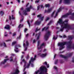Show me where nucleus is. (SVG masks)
<instances>
[{"label": "nucleus", "mask_w": 74, "mask_h": 74, "mask_svg": "<svg viewBox=\"0 0 74 74\" xmlns=\"http://www.w3.org/2000/svg\"><path fill=\"white\" fill-rule=\"evenodd\" d=\"M45 28H46L45 27H44L42 29V31H44V30H45Z\"/></svg>", "instance_id": "obj_51"}, {"label": "nucleus", "mask_w": 74, "mask_h": 74, "mask_svg": "<svg viewBox=\"0 0 74 74\" xmlns=\"http://www.w3.org/2000/svg\"><path fill=\"white\" fill-rule=\"evenodd\" d=\"M12 19H15V17H14V15L13 14H12Z\"/></svg>", "instance_id": "obj_38"}, {"label": "nucleus", "mask_w": 74, "mask_h": 74, "mask_svg": "<svg viewBox=\"0 0 74 74\" xmlns=\"http://www.w3.org/2000/svg\"><path fill=\"white\" fill-rule=\"evenodd\" d=\"M40 41H38V43H37V47H38H38H39V45H40Z\"/></svg>", "instance_id": "obj_36"}, {"label": "nucleus", "mask_w": 74, "mask_h": 74, "mask_svg": "<svg viewBox=\"0 0 74 74\" xmlns=\"http://www.w3.org/2000/svg\"><path fill=\"white\" fill-rule=\"evenodd\" d=\"M40 30V29H38V28H36L35 31V32H37L38 31V30Z\"/></svg>", "instance_id": "obj_42"}, {"label": "nucleus", "mask_w": 74, "mask_h": 74, "mask_svg": "<svg viewBox=\"0 0 74 74\" xmlns=\"http://www.w3.org/2000/svg\"><path fill=\"white\" fill-rule=\"evenodd\" d=\"M5 29H10V25H6V26L5 27Z\"/></svg>", "instance_id": "obj_21"}, {"label": "nucleus", "mask_w": 74, "mask_h": 74, "mask_svg": "<svg viewBox=\"0 0 74 74\" xmlns=\"http://www.w3.org/2000/svg\"><path fill=\"white\" fill-rule=\"evenodd\" d=\"M36 55H35V56H34V58H33V57H31V59H32V58L33 60H34H34H36Z\"/></svg>", "instance_id": "obj_31"}, {"label": "nucleus", "mask_w": 74, "mask_h": 74, "mask_svg": "<svg viewBox=\"0 0 74 74\" xmlns=\"http://www.w3.org/2000/svg\"><path fill=\"white\" fill-rule=\"evenodd\" d=\"M39 1H38H38H35V3H39Z\"/></svg>", "instance_id": "obj_45"}, {"label": "nucleus", "mask_w": 74, "mask_h": 74, "mask_svg": "<svg viewBox=\"0 0 74 74\" xmlns=\"http://www.w3.org/2000/svg\"><path fill=\"white\" fill-rule=\"evenodd\" d=\"M39 9H40V6H38L37 7V10H39Z\"/></svg>", "instance_id": "obj_54"}, {"label": "nucleus", "mask_w": 74, "mask_h": 74, "mask_svg": "<svg viewBox=\"0 0 74 74\" xmlns=\"http://www.w3.org/2000/svg\"><path fill=\"white\" fill-rule=\"evenodd\" d=\"M49 18L47 17L46 18L45 21L47 22V21H48V20H49Z\"/></svg>", "instance_id": "obj_33"}, {"label": "nucleus", "mask_w": 74, "mask_h": 74, "mask_svg": "<svg viewBox=\"0 0 74 74\" xmlns=\"http://www.w3.org/2000/svg\"><path fill=\"white\" fill-rule=\"evenodd\" d=\"M39 72H40V71H39V70H38L35 73L36 74H37L38 73H39Z\"/></svg>", "instance_id": "obj_44"}, {"label": "nucleus", "mask_w": 74, "mask_h": 74, "mask_svg": "<svg viewBox=\"0 0 74 74\" xmlns=\"http://www.w3.org/2000/svg\"><path fill=\"white\" fill-rule=\"evenodd\" d=\"M69 15H72V16H74V13H71V12H70L69 13Z\"/></svg>", "instance_id": "obj_28"}, {"label": "nucleus", "mask_w": 74, "mask_h": 74, "mask_svg": "<svg viewBox=\"0 0 74 74\" xmlns=\"http://www.w3.org/2000/svg\"><path fill=\"white\" fill-rule=\"evenodd\" d=\"M69 29L68 28L66 29V32H69Z\"/></svg>", "instance_id": "obj_62"}, {"label": "nucleus", "mask_w": 74, "mask_h": 74, "mask_svg": "<svg viewBox=\"0 0 74 74\" xmlns=\"http://www.w3.org/2000/svg\"><path fill=\"white\" fill-rule=\"evenodd\" d=\"M38 55H40L41 57L42 58H44V57H45L47 56V54H41L40 53H39L38 54Z\"/></svg>", "instance_id": "obj_13"}, {"label": "nucleus", "mask_w": 74, "mask_h": 74, "mask_svg": "<svg viewBox=\"0 0 74 74\" xmlns=\"http://www.w3.org/2000/svg\"><path fill=\"white\" fill-rule=\"evenodd\" d=\"M64 27L65 28H67L69 29H72V30H74V28L71 27V26L69 25H68V24H64Z\"/></svg>", "instance_id": "obj_5"}, {"label": "nucleus", "mask_w": 74, "mask_h": 74, "mask_svg": "<svg viewBox=\"0 0 74 74\" xmlns=\"http://www.w3.org/2000/svg\"><path fill=\"white\" fill-rule=\"evenodd\" d=\"M61 10H62V8L60 7L58 10V12H60V11H61Z\"/></svg>", "instance_id": "obj_29"}, {"label": "nucleus", "mask_w": 74, "mask_h": 74, "mask_svg": "<svg viewBox=\"0 0 74 74\" xmlns=\"http://www.w3.org/2000/svg\"><path fill=\"white\" fill-rule=\"evenodd\" d=\"M45 7H50L49 4H46L45 5Z\"/></svg>", "instance_id": "obj_25"}, {"label": "nucleus", "mask_w": 74, "mask_h": 74, "mask_svg": "<svg viewBox=\"0 0 74 74\" xmlns=\"http://www.w3.org/2000/svg\"><path fill=\"white\" fill-rule=\"evenodd\" d=\"M72 55H73V53H70L69 54L68 56H64L62 55H60V57H61L62 58H64V59H67L69 57H71V56H72Z\"/></svg>", "instance_id": "obj_4"}, {"label": "nucleus", "mask_w": 74, "mask_h": 74, "mask_svg": "<svg viewBox=\"0 0 74 74\" xmlns=\"http://www.w3.org/2000/svg\"><path fill=\"white\" fill-rule=\"evenodd\" d=\"M55 11H54L52 13V14H51V17H53V15H54V14H55Z\"/></svg>", "instance_id": "obj_24"}, {"label": "nucleus", "mask_w": 74, "mask_h": 74, "mask_svg": "<svg viewBox=\"0 0 74 74\" xmlns=\"http://www.w3.org/2000/svg\"><path fill=\"white\" fill-rule=\"evenodd\" d=\"M29 58V55H27V57H26V59H28Z\"/></svg>", "instance_id": "obj_47"}, {"label": "nucleus", "mask_w": 74, "mask_h": 74, "mask_svg": "<svg viewBox=\"0 0 74 74\" xmlns=\"http://www.w3.org/2000/svg\"><path fill=\"white\" fill-rule=\"evenodd\" d=\"M17 47H21V45H17Z\"/></svg>", "instance_id": "obj_59"}, {"label": "nucleus", "mask_w": 74, "mask_h": 74, "mask_svg": "<svg viewBox=\"0 0 74 74\" xmlns=\"http://www.w3.org/2000/svg\"><path fill=\"white\" fill-rule=\"evenodd\" d=\"M40 34L41 32H39L38 34H36V37L37 36H38L37 38V40H38V39H39V38H40Z\"/></svg>", "instance_id": "obj_16"}, {"label": "nucleus", "mask_w": 74, "mask_h": 74, "mask_svg": "<svg viewBox=\"0 0 74 74\" xmlns=\"http://www.w3.org/2000/svg\"><path fill=\"white\" fill-rule=\"evenodd\" d=\"M41 23V21H37L34 23V25H37V26H38V25H40Z\"/></svg>", "instance_id": "obj_11"}, {"label": "nucleus", "mask_w": 74, "mask_h": 74, "mask_svg": "<svg viewBox=\"0 0 74 74\" xmlns=\"http://www.w3.org/2000/svg\"><path fill=\"white\" fill-rule=\"evenodd\" d=\"M69 15V13H66L65 15L62 16V18H66Z\"/></svg>", "instance_id": "obj_18"}, {"label": "nucleus", "mask_w": 74, "mask_h": 74, "mask_svg": "<svg viewBox=\"0 0 74 74\" xmlns=\"http://www.w3.org/2000/svg\"><path fill=\"white\" fill-rule=\"evenodd\" d=\"M45 31H46V30H48V28H49V27H45Z\"/></svg>", "instance_id": "obj_49"}, {"label": "nucleus", "mask_w": 74, "mask_h": 74, "mask_svg": "<svg viewBox=\"0 0 74 74\" xmlns=\"http://www.w3.org/2000/svg\"><path fill=\"white\" fill-rule=\"evenodd\" d=\"M18 39H20L21 38V36H20L18 38Z\"/></svg>", "instance_id": "obj_63"}, {"label": "nucleus", "mask_w": 74, "mask_h": 74, "mask_svg": "<svg viewBox=\"0 0 74 74\" xmlns=\"http://www.w3.org/2000/svg\"><path fill=\"white\" fill-rule=\"evenodd\" d=\"M9 60V59H4V61H2L0 63V65L1 66V65H3V64H4L7 62V60Z\"/></svg>", "instance_id": "obj_9"}, {"label": "nucleus", "mask_w": 74, "mask_h": 74, "mask_svg": "<svg viewBox=\"0 0 74 74\" xmlns=\"http://www.w3.org/2000/svg\"><path fill=\"white\" fill-rule=\"evenodd\" d=\"M15 35H16V34H15V33H14L13 34V36H15Z\"/></svg>", "instance_id": "obj_56"}, {"label": "nucleus", "mask_w": 74, "mask_h": 74, "mask_svg": "<svg viewBox=\"0 0 74 74\" xmlns=\"http://www.w3.org/2000/svg\"><path fill=\"white\" fill-rule=\"evenodd\" d=\"M3 47H7L6 44H5V42L3 43Z\"/></svg>", "instance_id": "obj_40"}, {"label": "nucleus", "mask_w": 74, "mask_h": 74, "mask_svg": "<svg viewBox=\"0 0 74 74\" xmlns=\"http://www.w3.org/2000/svg\"><path fill=\"white\" fill-rule=\"evenodd\" d=\"M15 74H18L19 73V71L18 69H16L15 70V72H14Z\"/></svg>", "instance_id": "obj_19"}, {"label": "nucleus", "mask_w": 74, "mask_h": 74, "mask_svg": "<svg viewBox=\"0 0 74 74\" xmlns=\"http://www.w3.org/2000/svg\"><path fill=\"white\" fill-rule=\"evenodd\" d=\"M42 16V15L41 14H40L39 15H38L37 16V18H39V19L41 21H43V19H44V17L42 16Z\"/></svg>", "instance_id": "obj_8"}, {"label": "nucleus", "mask_w": 74, "mask_h": 74, "mask_svg": "<svg viewBox=\"0 0 74 74\" xmlns=\"http://www.w3.org/2000/svg\"><path fill=\"white\" fill-rule=\"evenodd\" d=\"M50 35H51V32H50L49 31H48L47 33L45 34L44 37L46 40H48Z\"/></svg>", "instance_id": "obj_3"}, {"label": "nucleus", "mask_w": 74, "mask_h": 74, "mask_svg": "<svg viewBox=\"0 0 74 74\" xmlns=\"http://www.w3.org/2000/svg\"><path fill=\"white\" fill-rule=\"evenodd\" d=\"M0 14L1 15H4V13L2 11H1Z\"/></svg>", "instance_id": "obj_32"}, {"label": "nucleus", "mask_w": 74, "mask_h": 74, "mask_svg": "<svg viewBox=\"0 0 74 74\" xmlns=\"http://www.w3.org/2000/svg\"><path fill=\"white\" fill-rule=\"evenodd\" d=\"M64 1L66 3H70V0H64Z\"/></svg>", "instance_id": "obj_23"}, {"label": "nucleus", "mask_w": 74, "mask_h": 74, "mask_svg": "<svg viewBox=\"0 0 74 74\" xmlns=\"http://www.w3.org/2000/svg\"><path fill=\"white\" fill-rule=\"evenodd\" d=\"M34 61V60H33L32 58V59H30V60H29V64H28L25 67L26 68H27V69L29 68L30 64H31V62H33Z\"/></svg>", "instance_id": "obj_7"}, {"label": "nucleus", "mask_w": 74, "mask_h": 74, "mask_svg": "<svg viewBox=\"0 0 74 74\" xmlns=\"http://www.w3.org/2000/svg\"><path fill=\"white\" fill-rule=\"evenodd\" d=\"M28 36H29V34H27L26 35V36L27 37H28Z\"/></svg>", "instance_id": "obj_60"}, {"label": "nucleus", "mask_w": 74, "mask_h": 74, "mask_svg": "<svg viewBox=\"0 0 74 74\" xmlns=\"http://www.w3.org/2000/svg\"><path fill=\"white\" fill-rule=\"evenodd\" d=\"M27 47H25V49L24 50V51H26L27 50Z\"/></svg>", "instance_id": "obj_48"}, {"label": "nucleus", "mask_w": 74, "mask_h": 74, "mask_svg": "<svg viewBox=\"0 0 74 74\" xmlns=\"http://www.w3.org/2000/svg\"><path fill=\"white\" fill-rule=\"evenodd\" d=\"M73 60H72V62L73 63H74V57L72 58Z\"/></svg>", "instance_id": "obj_46"}, {"label": "nucleus", "mask_w": 74, "mask_h": 74, "mask_svg": "<svg viewBox=\"0 0 74 74\" xmlns=\"http://www.w3.org/2000/svg\"><path fill=\"white\" fill-rule=\"evenodd\" d=\"M27 30H28V29H27L25 28V30H24V32H25V33H26V32H27Z\"/></svg>", "instance_id": "obj_43"}, {"label": "nucleus", "mask_w": 74, "mask_h": 74, "mask_svg": "<svg viewBox=\"0 0 74 74\" xmlns=\"http://www.w3.org/2000/svg\"><path fill=\"white\" fill-rule=\"evenodd\" d=\"M27 23L28 25H29V27H30V22H29V20L27 21Z\"/></svg>", "instance_id": "obj_30"}, {"label": "nucleus", "mask_w": 74, "mask_h": 74, "mask_svg": "<svg viewBox=\"0 0 74 74\" xmlns=\"http://www.w3.org/2000/svg\"><path fill=\"white\" fill-rule=\"evenodd\" d=\"M12 40L11 39H9L8 40H5L6 42H8V41H11Z\"/></svg>", "instance_id": "obj_41"}, {"label": "nucleus", "mask_w": 74, "mask_h": 74, "mask_svg": "<svg viewBox=\"0 0 74 74\" xmlns=\"http://www.w3.org/2000/svg\"><path fill=\"white\" fill-rule=\"evenodd\" d=\"M73 42L70 41L68 42H60L58 43V46H60V47L59 48L60 50H62L63 48H64V45H66V44H69L68 45H71Z\"/></svg>", "instance_id": "obj_1"}, {"label": "nucleus", "mask_w": 74, "mask_h": 74, "mask_svg": "<svg viewBox=\"0 0 74 74\" xmlns=\"http://www.w3.org/2000/svg\"><path fill=\"white\" fill-rule=\"evenodd\" d=\"M10 62H12L13 61V59H12V57H11L10 58Z\"/></svg>", "instance_id": "obj_39"}, {"label": "nucleus", "mask_w": 74, "mask_h": 74, "mask_svg": "<svg viewBox=\"0 0 74 74\" xmlns=\"http://www.w3.org/2000/svg\"><path fill=\"white\" fill-rule=\"evenodd\" d=\"M18 46H17V45H15L14 46V51L16 53L19 52V51H18Z\"/></svg>", "instance_id": "obj_10"}, {"label": "nucleus", "mask_w": 74, "mask_h": 74, "mask_svg": "<svg viewBox=\"0 0 74 74\" xmlns=\"http://www.w3.org/2000/svg\"><path fill=\"white\" fill-rule=\"evenodd\" d=\"M31 67H34V64H33L31 63Z\"/></svg>", "instance_id": "obj_52"}, {"label": "nucleus", "mask_w": 74, "mask_h": 74, "mask_svg": "<svg viewBox=\"0 0 74 74\" xmlns=\"http://www.w3.org/2000/svg\"><path fill=\"white\" fill-rule=\"evenodd\" d=\"M32 5H30L29 8H28L25 9L26 10H24L23 11V12L24 13V14L25 15H27V12H29L30 11V8H32Z\"/></svg>", "instance_id": "obj_2"}, {"label": "nucleus", "mask_w": 74, "mask_h": 74, "mask_svg": "<svg viewBox=\"0 0 74 74\" xmlns=\"http://www.w3.org/2000/svg\"><path fill=\"white\" fill-rule=\"evenodd\" d=\"M72 48V46L71 45H68L67 46V49L68 51H69Z\"/></svg>", "instance_id": "obj_15"}, {"label": "nucleus", "mask_w": 74, "mask_h": 74, "mask_svg": "<svg viewBox=\"0 0 74 74\" xmlns=\"http://www.w3.org/2000/svg\"><path fill=\"white\" fill-rule=\"evenodd\" d=\"M54 69H56V70H57V67H56V66H54Z\"/></svg>", "instance_id": "obj_57"}, {"label": "nucleus", "mask_w": 74, "mask_h": 74, "mask_svg": "<svg viewBox=\"0 0 74 74\" xmlns=\"http://www.w3.org/2000/svg\"><path fill=\"white\" fill-rule=\"evenodd\" d=\"M60 24V25H63V24H65L64 22L63 21L62 19L59 18V21L57 22V24Z\"/></svg>", "instance_id": "obj_6"}, {"label": "nucleus", "mask_w": 74, "mask_h": 74, "mask_svg": "<svg viewBox=\"0 0 74 74\" xmlns=\"http://www.w3.org/2000/svg\"><path fill=\"white\" fill-rule=\"evenodd\" d=\"M25 44H26L27 46H28L29 44V42H28L27 41L26 42Z\"/></svg>", "instance_id": "obj_37"}, {"label": "nucleus", "mask_w": 74, "mask_h": 74, "mask_svg": "<svg viewBox=\"0 0 74 74\" xmlns=\"http://www.w3.org/2000/svg\"><path fill=\"white\" fill-rule=\"evenodd\" d=\"M29 3H27V4L26 5H25V7H27L28 5H29Z\"/></svg>", "instance_id": "obj_50"}, {"label": "nucleus", "mask_w": 74, "mask_h": 74, "mask_svg": "<svg viewBox=\"0 0 74 74\" xmlns=\"http://www.w3.org/2000/svg\"><path fill=\"white\" fill-rule=\"evenodd\" d=\"M68 38L70 40H72L73 38V36H69Z\"/></svg>", "instance_id": "obj_27"}, {"label": "nucleus", "mask_w": 74, "mask_h": 74, "mask_svg": "<svg viewBox=\"0 0 74 74\" xmlns=\"http://www.w3.org/2000/svg\"><path fill=\"white\" fill-rule=\"evenodd\" d=\"M49 64H47V68H49Z\"/></svg>", "instance_id": "obj_55"}, {"label": "nucleus", "mask_w": 74, "mask_h": 74, "mask_svg": "<svg viewBox=\"0 0 74 74\" xmlns=\"http://www.w3.org/2000/svg\"><path fill=\"white\" fill-rule=\"evenodd\" d=\"M23 26V25L22 24L21 25V24H20L18 26V28H21V27H22Z\"/></svg>", "instance_id": "obj_26"}, {"label": "nucleus", "mask_w": 74, "mask_h": 74, "mask_svg": "<svg viewBox=\"0 0 74 74\" xmlns=\"http://www.w3.org/2000/svg\"><path fill=\"white\" fill-rule=\"evenodd\" d=\"M52 11V9L50 8L49 9L47 10H45V14L47 12V13H49Z\"/></svg>", "instance_id": "obj_14"}, {"label": "nucleus", "mask_w": 74, "mask_h": 74, "mask_svg": "<svg viewBox=\"0 0 74 74\" xmlns=\"http://www.w3.org/2000/svg\"><path fill=\"white\" fill-rule=\"evenodd\" d=\"M23 21V18H22L20 20V22H22Z\"/></svg>", "instance_id": "obj_61"}, {"label": "nucleus", "mask_w": 74, "mask_h": 74, "mask_svg": "<svg viewBox=\"0 0 74 74\" xmlns=\"http://www.w3.org/2000/svg\"><path fill=\"white\" fill-rule=\"evenodd\" d=\"M11 74H16L14 72H12L11 73Z\"/></svg>", "instance_id": "obj_64"}, {"label": "nucleus", "mask_w": 74, "mask_h": 74, "mask_svg": "<svg viewBox=\"0 0 74 74\" xmlns=\"http://www.w3.org/2000/svg\"><path fill=\"white\" fill-rule=\"evenodd\" d=\"M61 27H62V28H60V32H63V30H64V29L65 28L64 26H63V24L61 25Z\"/></svg>", "instance_id": "obj_12"}, {"label": "nucleus", "mask_w": 74, "mask_h": 74, "mask_svg": "<svg viewBox=\"0 0 74 74\" xmlns=\"http://www.w3.org/2000/svg\"><path fill=\"white\" fill-rule=\"evenodd\" d=\"M52 21H50L49 22V23L48 24V25H51V23H52Z\"/></svg>", "instance_id": "obj_34"}, {"label": "nucleus", "mask_w": 74, "mask_h": 74, "mask_svg": "<svg viewBox=\"0 0 74 74\" xmlns=\"http://www.w3.org/2000/svg\"><path fill=\"white\" fill-rule=\"evenodd\" d=\"M58 60H56V61H55V64H56L58 63Z\"/></svg>", "instance_id": "obj_35"}, {"label": "nucleus", "mask_w": 74, "mask_h": 74, "mask_svg": "<svg viewBox=\"0 0 74 74\" xmlns=\"http://www.w3.org/2000/svg\"><path fill=\"white\" fill-rule=\"evenodd\" d=\"M16 43H17V42L16 41H14V42H13L12 45V46L15 45L16 44Z\"/></svg>", "instance_id": "obj_22"}, {"label": "nucleus", "mask_w": 74, "mask_h": 74, "mask_svg": "<svg viewBox=\"0 0 74 74\" xmlns=\"http://www.w3.org/2000/svg\"><path fill=\"white\" fill-rule=\"evenodd\" d=\"M45 45V44H44V43H42L40 45V47H38V49H41L42 48V46H44Z\"/></svg>", "instance_id": "obj_17"}, {"label": "nucleus", "mask_w": 74, "mask_h": 74, "mask_svg": "<svg viewBox=\"0 0 74 74\" xmlns=\"http://www.w3.org/2000/svg\"><path fill=\"white\" fill-rule=\"evenodd\" d=\"M44 64H46V65H47V62H45Z\"/></svg>", "instance_id": "obj_58"}, {"label": "nucleus", "mask_w": 74, "mask_h": 74, "mask_svg": "<svg viewBox=\"0 0 74 74\" xmlns=\"http://www.w3.org/2000/svg\"><path fill=\"white\" fill-rule=\"evenodd\" d=\"M58 37V35H57L56 36V37L55 38V35H53V40H56L57 38Z\"/></svg>", "instance_id": "obj_20"}, {"label": "nucleus", "mask_w": 74, "mask_h": 74, "mask_svg": "<svg viewBox=\"0 0 74 74\" xmlns=\"http://www.w3.org/2000/svg\"><path fill=\"white\" fill-rule=\"evenodd\" d=\"M9 20L11 21V17L10 16H9Z\"/></svg>", "instance_id": "obj_53"}]
</instances>
